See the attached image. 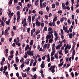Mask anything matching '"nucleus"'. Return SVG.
Segmentation results:
<instances>
[{"instance_id": "42", "label": "nucleus", "mask_w": 79, "mask_h": 79, "mask_svg": "<svg viewBox=\"0 0 79 79\" xmlns=\"http://www.w3.org/2000/svg\"><path fill=\"white\" fill-rule=\"evenodd\" d=\"M40 37V35H38L37 36V39H39Z\"/></svg>"}, {"instance_id": "7", "label": "nucleus", "mask_w": 79, "mask_h": 79, "mask_svg": "<svg viewBox=\"0 0 79 79\" xmlns=\"http://www.w3.org/2000/svg\"><path fill=\"white\" fill-rule=\"evenodd\" d=\"M62 46V45L61 44H59L56 47V49L57 50L59 49L60 48V47Z\"/></svg>"}, {"instance_id": "41", "label": "nucleus", "mask_w": 79, "mask_h": 79, "mask_svg": "<svg viewBox=\"0 0 79 79\" xmlns=\"http://www.w3.org/2000/svg\"><path fill=\"white\" fill-rule=\"evenodd\" d=\"M79 2H77V1L76 6L77 7H79Z\"/></svg>"}, {"instance_id": "43", "label": "nucleus", "mask_w": 79, "mask_h": 79, "mask_svg": "<svg viewBox=\"0 0 79 79\" xmlns=\"http://www.w3.org/2000/svg\"><path fill=\"white\" fill-rule=\"evenodd\" d=\"M55 37H58V34L56 33H54V34Z\"/></svg>"}, {"instance_id": "15", "label": "nucleus", "mask_w": 79, "mask_h": 79, "mask_svg": "<svg viewBox=\"0 0 79 79\" xmlns=\"http://www.w3.org/2000/svg\"><path fill=\"white\" fill-rule=\"evenodd\" d=\"M56 20H57V17H56V16L53 19V21L54 22H55V21H56Z\"/></svg>"}, {"instance_id": "50", "label": "nucleus", "mask_w": 79, "mask_h": 79, "mask_svg": "<svg viewBox=\"0 0 79 79\" xmlns=\"http://www.w3.org/2000/svg\"><path fill=\"white\" fill-rule=\"evenodd\" d=\"M14 3H18V0H14Z\"/></svg>"}, {"instance_id": "20", "label": "nucleus", "mask_w": 79, "mask_h": 79, "mask_svg": "<svg viewBox=\"0 0 79 79\" xmlns=\"http://www.w3.org/2000/svg\"><path fill=\"white\" fill-rule=\"evenodd\" d=\"M22 75L23 77H26V76H27V75H26V74H24V75L23 73H22Z\"/></svg>"}, {"instance_id": "44", "label": "nucleus", "mask_w": 79, "mask_h": 79, "mask_svg": "<svg viewBox=\"0 0 79 79\" xmlns=\"http://www.w3.org/2000/svg\"><path fill=\"white\" fill-rule=\"evenodd\" d=\"M46 10L47 11H49V8L48 7V6H47L46 7Z\"/></svg>"}, {"instance_id": "11", "label": "nucleus", "mask_w": 79, "mask_h": 79, "mask_svg": "<svg viewBox=\"0 0 79 79\" xmlns=\"http://www.w3.org/2000/svg\"><path fill=\"white\" fill-rule=\"evenodd\" d=\"M67 29H68V28H67V27H63V30L65 31V32H67Z\"/></svg>"}, {"instance_id": "52", "label": "nucleus", "mask_w": 79, "mask_h": 79, "mask_svg": "<svg viewBox=\"0 0 79 79\" xmlns=\"http://www.w3.org/2000/svg\"><path fill=\"white\" fill-rule=\"evenodd\" d=\"M50 43H48V47H47V48H49V46L50 45Z\"/></svg>"}, {"instance_id": "14", "label": "nucleus", "mask_w": 79, "mask_h": 79, "mask_svg": "<svg viewBox=\"0 0 79 79\" xmlns=\"http://www.w3.org/2000/svg\"><path fill=\"white\" fill-rule=\"evenodd\" d=\"M9 12L8 15L9 18H10V9H8L7 10Z\"/></svg>"}, {"instance_id": "46", "label": "nucleus", "mask_w": 79, "mask_h": 79, "mask_svg": "<svg viewBox=\"0 0 79 79\" xmlns=\"http://www.w3.org/2000/svg\"><path fill=\"white\" fill-rule=\"evenodd\" d=\"M61 38L62 40H63V39H64V36L63 35H62L61 36Z\"/></svg>"}, {"instance_id": "24", "label": "nucleus", "mask_w": 79, "mask_h": 79, "mask_svg": "<svg viewBox=\"0 0 79 79\" xmlns=\"http://www.w3.org/2000/svg\"><path fill=\"white\" fill-rule=\"evenodd\" d=\"M68 46H69V44H67L66 47L65 48L64 50H66L68 49Z\"/></svg>"}, {"instance_id": "48", "label": "nucleus", "mask_w": 79, "mask_h": 79, "mask_svg": "<svg viewBox=\"0 0 79 79\" xmlns=\"http://www.w3.org/2000/svg\"><path fill=\"white\" fill-rule=\"evenodd\" d=\"M47 44H45L44 46V48H45L47 47Z\"/></svg>"}, {"instance_id": "51", "label": "nucleus", "mask_w": 79, "mask_h": 79, "mask_svg": "<svg viewBox=\"0 0 79 79\" xmlns=\"http://www.w3.org/2000/svg\"><path fill=\"white\" fill-rule=\"evenodd\" d=\"M30 31V28H27V32L28 33Z\"/></svg>"}, {"instance_id": "27", "label": "nucleus", "mask_w": 79, "mask_h": 79, "mask_svg": "<svg viewBox=\"0 0 79 79\" xmlns=\"http://www.w3.org/2000/svg\"><path fill=\"white\" fill-rule=\"evenodd\" d=\"M39 13L40 15H43V11H40L39 12Z\"/></svg>"}, {"instance_id": "22", "label": "nucleus", "mask_w": 79, "mask_h": 79, "mask_svg": "<svg viewBox=\"0 0 79 79\" xmlns=\"http://www.w3.org/2000/svg\"><path fill=\"white\" fill-rule=\"evenodd\" d=\"M20 19V16H18V17L17 18V22H19V21Z\"/></svg>"}, {"instance_id": "39", "label": "nucleus", "mask_w": 79, "mask_h": 79, "mask_svg": "<svg viewBox=\"0 0 79 79\" xmlns=\"http://www.w3.org/2000/svg\"><path fill=\"white\" fill-rule=\"evenodd\" d=\"M11 34L12 36H14V35H15V34H14V32H13V31H12L11 32Z\"/></svg>"}, {"instance_id": "57", "label": "nucleus", "mask_w": 79, "mask_h": 79, "mask_svg": "<svg viewBox=\"0 0 79 79\" xmlns=\"http://www.w3.org/2000/svg\"><path fill=\"white\" fill-rule=\"evenodd\" d=\"M16 75L17 77H19V73H16Z\"/></svg>"}, {"instance_id": "9", "label": "nucleus", "mask_w": 79, "mask_h": 79, "mask_svg": "<svg viewBox=\"0 0 79 79\" xmlns=\"http://www.w3.org/2000/svg\"><path fill=\"white\" fill-rule=\"evenodd\" d=\"M45 31H47V27H45L44 28V29L43 30V33H44V32H45Z\"/></svg>"}, {"instance_id": "35", "label": "nucleus", "mask_w": 79, "mask_h": 79, "mask_svg": "<svg viewBox=\"0 0 79 79\" xmlns=\"http://www.w3.org/2000/svg\"><path fill=\"white\" fill-rule=\"evenodd\" d=\"M67 22H68V23L69 24H71V20L69 19H68Z\"/></svg>"}, {"instance_id": "5", "label": "nucleus", "mask_w": 79, "mask_h": 79, "mask_svg": "<svg viewBox=\"0 0 79 79\" xmlns=\"http://www.w3.org/2000/svg\"><path fill=\"white\" fill-rule=\"evenodd\" d=\"M13 53H14V51L12 50L10 51V54H11V56H10V58H12L13 57Z\"/></svg>"}, {"instance_id": "4", "label": "nucleus", "mask_w": 79, "mask_h": 79, "mask_svg": "<svg viewBox=\"0 0 79 79\" xmlns=\"http://www.w3.org/2000/svg\"><path fill=\"white\" fill-rule=\"evenodd\" d=\"M47 35V36L46 37V39H50L51 37H52V38H53V37H52V35Z\"/></svg>"}, {"instance_id": "3", "label": "nucleus", "mask_w": 79, "mask_h": 79, "mask_svg": "<svg viewBox=\"0 0 79 79\" xmlns=\"http://www.w3.org/2000/svg\"><path fill=\"white\" fill-rule=\"evenodd\" d=\"M36 26H37L38 27H39L40 26L41 23L38 21V19L36 20V22L35 23Z\"/></svg>"}, {"instance_id": "6", "label": "nucleus", "mask_w": 79, "mask_h": 79, "mask_svg": "<svg viewBox=\"0 0 79 79\" xmlns=\"http://www.w3.org/2000/svg\"><path fill=\"white\" fill-rule=\"evenodd\" d=\"M29 61H30V59H27L25 61V63L26 64H29Z\"/></svg>"}, {"instance_id": "32", "label": "nucleus", "mask_w": 79, "mask_h": 79, "mask_svg": "<svg viewBox=\"0 0 79 79\" xmlns=\"http://www.w3.org/2000/svg\"><path fill=\"white\" fill-rule=\"evenodd\" d=\"M52 6L53 8H55V4H52Z\"/></svg>"}, {"instance_id": "54", "label": "nucleus", "mask_w": 79, "mask_h": 79, "mask_svg": "<svg viewBox=\"0 0 79 79\" xmlns=\"http://www.w3.org/2000/svg\"><path fill=\"white\" fill-rule=\"evenodd\" d=\"M72 19H74V15H72Z\"/></svg>"}, {"instance_id": "34", "label": "nucleus", "mask_w": 79, "mask_h": 79, "mask_svg": "<svg viewBox=\"0 0 79 79\" xmlns=\"http://www.w3.org/2000/svg\"><path fill=\"white\" fill-rule=\"evenodd\" d=\"M3 67H2L0 68V71H1V72H2L3 71V70H4V68L3 69Z\"/></svg>"}, {"instance_id": "56", "label": "nucleus", "mask_w": 79, "mask_h": 79, "mask_svg": "<svg viewBox=\"0 0 79 79\" xmlns=\"http://www.w3.org/2000/svg\"><path fill=\"white\" fill-rule=\"evenodd\" d=\"M23 60H24V59L23 58H22L20 60V63H23Z\"/></svg>"}, {"instance_id": "23", "label": "nucleus", "mask_w": 79, "mask_h": 79, "mask_svg": "<svg viewBox=\"0 0 79 79\" xmlns=\"http://www.w3.org/2000/svg\"><path fill=\"white\" fill-rule=\"evenodd\" d=\"M63 9H64V7L65 6V4L64 3H63L62 4Z\"/></svg>"}, {"instance_id": "36", "label": "nucleus", "mask_w": 79, "mask_h": 79, "mask_svg": "<svg viewBox=\"0 0 79 79\" xmlns=\"http://www.w3.org/2000/svg\"><path fill=\"white\" fill-rule=\"evenodd\" d=\"M24 64H22L20 66L21 68H24Z\"/></svg>"}, {"instance_id": "19", "label": "nucleus", "mask_w": 79, "mask_h": 79, "mask_svg": "<svg viewBox=\"0 0 79 79\" xmlns=\"http://www.w3.org/2000/svg\"><path fill=\"white\" fill-rule=\"evenodd\" d=\"M29 21V22H31V17L30 16H28Z\"/></svg>"}, {"instance_id": "63", "label": "nucleus", "mask_w": 79, "mask_h": 79, "mask_svg": "<svg viewBox=\"0 0 79 79\" xmlns=\"http://www.w3.org/2000/svg\"><path fill=\"white\" fill-rule=\"evenodd\" d=\"M68 53V50H65V54L66 53Z\"/></svg>"}, {"instance_id": "25", "label": "nucleus", "mask_w": 79, "mask_h": 79, "mask_svg": "<svg viewBox=\"0 0 79 79\" xmlns=\"http://www.w3.org/2000/svg\"><path fill=\"white\" fill-rule=\"evenodd\" d=\"M69 38H70V39H71V38H72V37H73V35H72V33H71L69 34Z\"/></svg>"}, {"instance_id": "30", "label": "nucleus", "mask_w": 79, "mask_h": 79, "mask_svg": "<svg viewBox=\"0 0 79 79\" xmlns=\"http://www.w3.org/2000/svg\"><path fill=\"white\" fill-rule=\"evenodd\" d=\"M34 19H35V16L33 15L32 16V21H33L34 20Z\"/></svg>"}, {"instance_id": "37", "label": "nucleus", "mask_w": 79, "mask_h": 79, "mask_svg": "<svg viewBox=\"0 0 79 79\" xmlns=\"http://www.w3.org/2000/svg\"><path fill=\"white\" fill-rule=\"evenodd\" d=\"M72 53H73V56H74L75 55V50H74L73 52H72Z\"/></svg>"}, {"instance_id": "16", "label": "nucleus", "mask_w": 79, "mask_h": 79, "mask_svg": "<svg viewBox=\"0 0 79 79\" xmlns=\"http://www.w3.org/2000/svg\"><path fill=\"white\" fill-rule=\"evenodd\" d=\"M33 43H34V41H33V40H31L30 44V45H33Z\"/></svg>"}, {"instance_id": "31", "label": "nucleus", "mask_w": 79, "mask_h": 79, "mask_svg": "<svg viewBox=\"0 0 79 79\" xmlns=\"http://www.w3.org/2000/svg\"><path fill=\"white\" fill-rule=\"evenodd\" d=\"M58 12L59 14H60L61 13H62V10H58Z\"/></svg>"}, {"instance_id": "26", "label": "nucleus", "mask_w": 79, "mask_h": 79, "mask_svg": "<svg viewBox=\"0 0 79 79\" xmlns=\"http://www.w3.org/2000/svg\"><path fill=\"white\" fill-rule=\"evenodd\" d=\"M64 18L63 17L60 20V22H63V21H64Z\"/></svg>"}, {"instance_id": "60", "label": "nucleus", "mask_w": 79, "mask_h": 79, "mask_svg": "<svg viewBox=\"0 0 79 79\" xmlns=\"http://www.w3.org/2000/svg\"><path fill=\"white\" fill-rule=\"evenodd\" d=\"M33 58L34 59H35V60H36V59H37V56H34L33 57Z\"/></svg>"}, {"instance_id": "59", "label": "nucleus", "mask_w": 79, "mask_h": 79, "mask_svg": "<svg viewBox=\"0 0 79 79\" xmlns=\"http://www.w3.org/2000/svg\"><path fill=\"white\" fill-rule=\"evenodd\" d=\"M44 16H45V18H46V19H48V16L47 15H45Z\"/></svg>"}, {"instance_id": "49", "label": "nucleus", "mask_w": 79, "mask_h": 79, "mask_svg": "<svg viewBox=\"0 0 79 79\" xmlns=\"http://www.w3.org/2000/svg\"><path fill=\"white\" fill-rule=\"evenodd\" d=\"M16 27L15 26H14L13 27V29L14 31H16Z\"/></svg>"}, {"instance_id": "47", "label": "nucleus", "mask_w": 79, "mask_h": 79, "mask_svg": "<svg viewBox=\"0 0 79 79\" xmlns=\"http://www.w3.org/2000/svg\"><path fill=\"white\" fill-rule=\"evenodd\" d=\"M68 5H69V2H68V1L66 2V3H65V5H66V6H68Z\"/></svg>"}, {"instance_id": "29", "label": "nucleus", "mask_w": 79, "mask_h": 79, "mask_svg": "<svg viewBox=\"0 0 79 79\" xmlns=\"http://www.w3.org/2000/svg\"><path fill=\"white\" fill-rule=\"evenodd\" d=\"M27 25V23H26L23 24V26L24 27H26V26Z\"/></svg>"}, {"instance_id": "45", "label": "nucleus", "mask_w": 79, "mask_h": 79, "mask_svg": "<svg viewBox=\"0 0 79 79\" xmlns=\"http://www.w3.org/2000/svg\"><path fill=\"white\" fill-rule=\"evenodd\" d=\"M40 66L41 67V68H44V67H45V66H44V64H42H42Z\"/></svg>"}, {"instance_id": "53", "label": "nucleus", "mask_w": 79, "mask_h": 79, "mask_svg": "<svg viewBox=\"0 0 79 79\" xmlns=\"http://www.w3.org/2000/svg\"><path fill=\"white\" fill-rule=\"evenodd\" d=\"M6 53H8V49H6Z\"/></svg>"}, {"instance_id": "28", "label": "nucleus", "mask_w": 79, "mask_h": 79, "mask_svg": "<svg viewBox=\"0 0 79 79\" xmlns=\"http://www.w3.org/2000/svg\"><path fill=\"white\" fill-rule=\"evenodd\" d=\"M21 9V7L19 6H18L17 7V9L18 10H19Z\"/></svg>"}, {"instance_id": "21", "label": "nucleus", "mask_w": 79, "mask_h": 79, "mask_svg": "<svg viewBox=\"0 0 79 79\" xmlns=\"http://www.w3.org/2000/svg\"><path fill=\"white\" fill-rule=\"evenodd\" d=\"M15 60L16 61L17 63H18L19 62V59H18V58L17 57H16Z\"/></svg>"}, {"instance_id": "61", "label": "nucleus", "mask_w": 79, "mask_h": 79, "mask_svg": "<svg viewBox=\"0 0 79 79\" xmlns=\"http://www.w3.org/2000/svg\"><path fill=\"white\" fill-rule=\"evenodd\" d=\"M5 61V59L4 57H3L2 61L4 62Z\"/></svg>"}, {"instance_id": "2", "label": "nucleus", "mask_w": 79, "mask_h": 79, "mask_svg": "<svg viewBox=\"0 0 79 79\" xmlns=\"http://www.w3.org/2000/svg\"><path fill=\"white\" fill-rule=\"evenodd\" d=\"M48 32H48V34L49 35H52V37H53V29L52 28H51V27H48Z\"/></svg>"}, {"instance_id": "10", "label": "nucleus", "mask_w": 79, "mask_h": 79, "mask_svg": "<svg viewBox=\"0 0 79 79\" xmlns=\"http://www.w3.org/2000/svg\"><path fill=\"white\" fill-rule=\"evenodd\" d=\"M10 19H9L8 20V21H6V23L7 24L8 26H9L10 25Z\"/></svg>"}, {"instance_id": "12", "label": "nucleus", "mask_w": 79, "mask_h": 79, "mask_svg": "<svg viewBox=\"0 0 79 79\" xmlns=\"http://www.w3.org/2000/svg\"><path fill=\"white\" fill-rule=\"evenodd\" d=\"M53 41V38H52V39H51L49 40V43H52Z\"/></svg>"}, {"instance_id": "8", "label": "nucleus", "mask_w": 79, "mask_h": 79, "mask_svg": "<svg viewBox=\"0 0 79 79\" xmlns=\"http://www.w3.org/2000/svg\"><path fill=\"white\" fill-rule=\"evenodd\" d=\"M47 56V61L48 62H50V56L49 55V54H48Z\"/></svg>"}, {"instance_id": "13", "label": "nucleus", "mask_w": 79, "mask_h": 79, "mask_svg": "<svg viewBox=\"0 0 79 79\" xmlns=\"http://www.w3.org/2000/svg\"><path fill=\"white\" fill-rule=\"evenodd\" d=\"M29 48V46L28 45H27V46L26 47L25 50H27Z\"/></svg>"}, {"instance_id": "55", "label": "nucleus", "mask_w": 79, "mask_h": 79, "mask_svg": "<svg viewBox=\"0 0 79 79\" xmlns=\"http://www.w3.org/2000/svg\"><path fill=\"white\" fill-rule=\"evenodd\" d=\"M72 42L73 45H74V46H75V45H76V42H74V41L73 40Z\"/></svg>"}, {"instance_id": "62", "label": "nucleus", "mask_w": 79, "mask_h": 79, "mask_svg": "<svg viewBox=\"0 0 79 79\" xmlns=\"http://www.w3.org/2000/svg\"><path fill=\"white\" fill-rule=\"evenodd\" d=\"M51 71H52V73H54L55 72V69H52L51 70Z\"/></svg>"}, {"instance_id": "17", "label": "nucleus", "mask_w": 79, "mask_h": 79, "mask_svg": "<svg viewBox=\"0 0 79 79\" xmlns=\"http://www.w3.org/2000/svg\"><path fill=\"white\" fill-rule=\"evenodd\" d=\"M58 39H60V37L59 36L56 37L55 39V42H56Z\"/></svg>"}, {"instance_id": "64", "label": "nucleus", "mask_w": 79, "mask_h": 79, "mask_svg": "<svg viewBox=\"0 0 79 79\" xmlns=\"http://www.w3.org/2000/svg\"><path fill=\"white\" fill-rule=\"evenodd\" d=\"M52 47H54L55 48V44H53L52 45Z\"/></svg>"}, {"instance_id": "1", "label": "nucleus", "mask_w": 79, "mask_h": 79, "mask_svg": "<svg viewBox=\"0 0 79 79\" xmlns=\"http://www.w3.org/2000/svg\"><path fill=\"white\" fill-rule=\"evenodd\" d=\"M27 55H29V56H34V51H27V52H26L25 54V56H24V58H26L27 57Z\"/></svg>"}, {"instance_id": "33", "label": "nucleus", "mask_w": 79, "mask_h": 79, "mask_svg": "<svg viewBox=\"0 0 79 79\" xmlns=\"http://www.w3.org/2000/svg\"><path fill=\"white\" fill-rule=\"evenodd\" d=\"M55 56L56 58L58 59V54H55Z\"/></svg>"}, {"instance_id": "58", "label": "nucleus", "mask_w": 79, "mask_h": 79, "mask_svg": "<svg viewBox=\"0 0 79 79\" xmlns=\"http://www.w3.org/2000/svg\"><path fill=\"white\" fill-rule=\"evenodd\" d=\"M1 25L3 26H5V24L3 22V21H2V23H1Z\"/></svg>"}, {"instance_id": "38", "label": "nucleus", "mask_w": 79, "mask_h": 79, "mask_svg": "<svg viewBox=\"0 0 79 79\" xmlns=\"http://www.w3.org/2000/svg\"><path fill=\"white\" fill-rule=\"evenodd\" d=\"M43 6L44 7V8H45L46 6V3L44 2L43 3Z\"/></svg>"}, {"instance_id": "40", "label": "nucleus", "mask_w": 79, "mask_h": 79, "mask_svg": "<svg viewBox=\"0 0 79 79\" xmlns=\"http://www.w3.org/2000/svg\"><path fill=\"white\" fill-rule=\"evenodd\" d=\"M72 4L73 5V4H74V0H71Z\"/></svg>"}, {"instance_id": "18", "label": "nucleus", "mask_w": 79, "mask_h": 79, "mask_svg": "<svg viewBox=\"0 0 79 79\" xmlns=\"http://www.w3.org/2000/svg\"><path fill=\"white\" fill-rule=\"evenodd\" d=\"M63 62L61 64H58V66L59 67H60V66H63Z\"/></svg>"}]
</instances>
